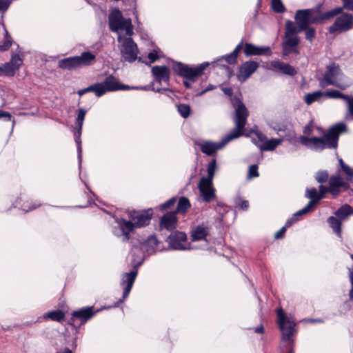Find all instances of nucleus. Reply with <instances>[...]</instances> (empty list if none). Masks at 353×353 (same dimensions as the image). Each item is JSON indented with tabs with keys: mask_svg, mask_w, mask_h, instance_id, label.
Masks as SVG:
<instances>
[{
	"mask_svg": "<svg viewBox=\"0 0 353 353\" xmlns=\"http://www.w3.org/2000/svg\"><path fill=\"white\" fill-rule=\"evenodd\" d=\"M108 22L110 30L118 33V41L121 43L120 50L122 57L126 61H134L139 50L136 43L130 37L134 34L131 19L124 18L122 12L116 9L110 14Z\"/></svg>",
	"mask_w": 353,
	"mask_h": 353,
	"instance_id": "obj_1",
	"label": "nucleus"
},
{
	"mask_svg": "<svg viewBox=\"0 0 353 353\" xmlns=\"http://www.w3.org/2000/svg\"><path fill=\"white\" fill-rule=\"evenodd\" d=\"M234 103L236 105L234 117L235 127L219 142L206 141L201 143L200 144V149L203 153L212 156L216 151L222 149L230 141L239 138L243 134L249 112L245 105L239 98H234Z\"/></svg>",
	"mask_w": 353,
	"mask_h": 353,
	"instance_id": "obj_2",
	"label": "nucleus"
},
{
	"mask_svg": "<svg viewBox=\"0 0 353 353\" xmlns=\"http://www.w3.org/2000/svg\"><path fill=\"white\" fill-rule=\"evenodd\" d=\"M345 130V124L339 123L330 128L322 137L300 136L299 139L302 145L312 150L321 151L325 148L335 149L338 145L339 135Z\"/></svg>",
	"mask_w": 353,
	"mask_h": 353,
	"instance_id": "obj_3",
	"label": "nucleus"
},
{
	"mask_svg": "<svg viewBox=\"0 0 353 353\" xmlns=\"http://www.w3.org/2000/svg\"><path fill=\"white\" fill-rule=\"evenodd\" d=\"M152 216V209L143 212H133L130 214L132 221H127L124 219L117 220L118 229H114V234L117 236H122L123 241L130 239V233L135 228H141L150 223Z\"/></svg>",
	"mask_w": 353,
	"mask_h": 353,
	"instance_id": "obj_4",
	"label": "nucleus"
},
{
	"mask_svg": "<svg viewBox=\"0 0 353 353\" xmlns=\"http://www.w3.org/2000/svg\"><path fill=\"white\" fill-rule=\"evenodd\" d=\"M318 81L322 88L333 85L345 90L352 85V80L343 75L339 65L335 63L326 66L323 77L319 78Z\"/></svg>",
	"mask_w": 353,
	"mask_h": 353,
	"instance_id": "obj_5",
	"label": "nucleus"
},
{
	"mask_svg": "<svg viewBox=\"0 0 353 353\" xmlns=\"http://www.w3.org/2000/svg\"><path fill=\"white\" fill-rule=\"evenodd\" d=\"M215 169L216 160L212 159L208 165V176L202 177L198 184L200 196L202 201L205 203H210L216 198L215 189L212 185Z\"/></svg>",
	"mask_w": 353,
	"mask_h": 353,
	"instance_id": "obj_6",
	"label": "nucleus"
},
{
	"mask_svg": "<svg viewBox=\"0 0 353 353\" xmlns=\"http://www.w3.org/2000/svg\"><path fill=\"white\" fill-rule=\"evenodd\" d=\"M159 242L155 236H150L141 247L133 246L132 249V263L134 266L140 265L143 260V253L146 252L151 255L161 250L159 248Z\"/></svg>",
	"mask_w": 353,
	"mask_h": 353,
	"instance_id": "obj_7",
	"label": "nucleus"
},
{
	"mask_svg": "<svg viewBox=\"0 0 353 353\" xmlns=\"http://www.w3.org/2000/svg\"><path fill=\"white\" fill-rule=\"evenodd\" d=\"M295 20L299 31L306 30L310 24L321 23V14L316 9L299 10L295 14Z\"/></svg>",
	"mask_w": 353,
	"mask_h": 353,
	"instance_id": "obj_8",
	"label": "nucleus"
},
{
	"mask_svg": "<svg viewBox=\"0 0 353 353\" xmlns=\"http://www.w3.org/2000/svg\"><path fill=\"white\" fill-rule=\"evenodd\" d=\"M208 65V63H203L197 67H190L181 62H174L172 69L177 75L188 81H195Z\"/></svg>",
	"mask_w": 353,
	"mask_h": 353,
	"instance_id": "obj_9",
	"label": "nucleus"
},
{
	"mask_svg": "<svg viewBox=\"0 0 353 353\" xmlns=\"http://www.w3.org/2000/svg\"><path fill=\"white\" fill-rule=\"evenodd\" d=\"M352 28L353 15L345 12L336 18L334 23L329 28V32L330 34H340L346 32Z\"/></svg>",
	"mask_w": 353,
	"mask_h": 353,
	"instance_id": "obj_10",
	"label": "nucleus"
},
{
	"mask_svg": "<svg viewBox=\"0 0 353 353\" xmlns=\"http://www.w3.org/2000/svg\"><path fill=\"white\" fill-rule=\"evenodd\" d=\"M277 316L278 324L282 332L283 340L288 341L295 332L294 327L296 324L285 316L282 308L277 310Z\"/></svg>",
	"mask_w": 353,
	"mask_h": 353,
	"instance_id": "obj_11",
	"label": "nucleus"
},
{
	"mask_svg": "<svg viewBox=\"0 0 353 353\" xmlns=\"http://www.w3.org/2000/svg\"><path fill=\"white\" fill-rule=\"evenodd\" d=\"M98 311H94L92 306L85 307L73 311L71 318L68 320V323L74 326L78 323H79V325H82L92 319Z\"/></svg>",
	"mask_w": 353,
	"mask_h": 353,
	"instance_id": "obj_12",
	"label": "nucleus"
},
{
	"mask_svg": "<svg viewBox=\"0 0 353 353\" xmlns=\"http://www.w3.org/2000/svg\"><path fill=\"white\" fill-rule=\"evenodd\" d=\"M87 110L83 108L78 110L77 117L76 118L75 123L77 126V130L74 132V140L77 143V154L79 168L81 165L82 161V148H81V132L83 121L86 114Z\"/></svg>",
	"mask_w": 353,
	"mask_h": 353,
	"instance_id": "obj_13",
	"label": "nucleus"
},
{
	"mask_svg": "<svg viewBox=\"0 0 353 353\" xmlns=\"http://www.w3.org/2000/svg\"><path fill=\"white\" fill-rule=\"evenodd\" d=\"M99 90L102 92L101 96L108 92H114L119 90H128V85H121L118 79L112 75L107 77L105 80L101 83H97Z\"/></svg>",
	"mask_w": 353,
	"mask_h": 353,
	"instance_id": "obj_14",
	"label": "nucleus"
},
{
	"mask_svg": "<svg viewBox=\"0 0 353 353\" xmlns=\"http://www.w3.org/2000/svg\"><path fill=\"white\" fill-rule=\"evenodd\" d=\"M137 275V270H132L130 272L125 273L122 275L121 285L123 288V296L122 299H119V301L115 304L114 307H118L120 303H122L127 299L132 290Z\"/></svg>",
	"mask_w": 353,
	"mask_h": 353,
	"instance_id": "obj_15",
	"label": "nucleus"
},
{
	"mask_svg": "<svg viewBox=\"0 0 353 353\" xmlns=\"http://www.w3.org/2000/svg\"><path fill=\"white\" fill-rule=\"evenodd\" d=\"M299 37L297 35L288 36L285 35L282 43L283 56H288L291 53L299 54L298 45L299 43Z\"/></svg>",
	"mask_w": 353,
	"mask_h": 353,
	"instance_id": "obj_16",
	"label": "nucleus"
},
{
	"mask_svg": "<svg viewBox=\"0 0 353 353\" xmlns=\"http://www.w3.org/2000/svg\"><path fill=\"white\" fill-rule=\"evenodd\" d=\"M347 182L339 174L333 175L329 180V192L334 196H337L341 191H345L349 188Z\"/></svg>",
	"mask_w": 353,
	"mask_h": 353,
	"instance_id": "obj_17",
	"label": "nucleus"
},
{
	"mask_svg": "<svg viewBox=\"0 0 353 353\" xmlns=\"http://www.w3.org/2000/svg\"><path fill=\"white\" fill-rule=\"evenodd\" d=\"M259 66V63L254 61L244 62L239 68L238 79L244 82L257 70Z\"/></svg>",
	"mask_w": 353,
	"mask_h": 353,
	"instance_id": "obj_18",
	"label": "nucleus"
},
{
	"mask_svg": "<svg viewBox=\"0 0 353 353\" xmlns=\"http://www.w3.org/2000/svg\"><path fill=\"white\" fill-rule=\"evenodd\" d=\"M186 240V234L178 231L171 233L168 238V244L173 250H185L187 248L184 243Z\"/></svg>",
	"mask_w": 353,
	"mask_h": 353,
	"instance_id": "obj_19",
	"label": "nucleus"
},
{
	"mask_svg": "<svg viewBox=\"0 0 353 353\" xmlns=\"http://www.w3.org/2000/svg\"><path fill=\"white\" fill-rule=\"evenodd\" d=\"M22 63L23 60L20 56L19 54H14L9 62L0 66V71L6 75L13 76L15 72L19 70Z\"/></svg>",
	"mask_w": 353,
	"mask_h": 353,
	"instance_id": "obj_20",
	"label": "nucleus"
},
{
	"mask_svg": "<svg viewBox=\"0 0 353 353\" xmlns=\"http://www.w3.org/2000/svg\"><path fill=\"white\" fill-rule=\"evenodd\" d=\"M244 53L246 57L250 56H270L272 50L268 46H257L250 43H247L244 47Z\"/></svg>",
	"mask_w": 353,
	"mask_h": 353,
	"instance_id": "obj_21",
	"label": "nucleus"
},
{
	"mask_svg": "<svg viewBox=\"0 0 353 353\" xmlns=\"http://www.w3.org/2000/svg\"><path fill=\"white\" fill-rule=\"evenodd\" d=\"M151 72L154 78V81L159 83L162 81L168 83L170 78V72L165 65H155L152 68Z\"/></svg>",
	"mask_w": 353,
	"mask_h": 353,
	"instance_id": "obj_22",
	"label": "nucleus"
},
{
	"mask_svg": "<svg viewBox=\"0 0 353 353\" xmlns=\"http://www.w3.org/2000/svg\"><path fill=\"white\" fill-rule=\"evenodd\" d=\"M177 223L176 212H170L164 214L160 219L161 230L165 229L171 231L176 228Z\"/></svg>",
	"mask_w": 353,
	"mask_h": 353,
	"instance_id": "obj_23",
	"label": "nucleus"
},
{
	"mask_svg": "<svg viewBox=\"0 0 353 353\" xmlns=\"http://www.w3.org/2000/svg\"><path fill=\"white\" fill-rule=\"evenodd\" d=\"M210 228L203 225L196 226L192 231L191 239L193 241H201L205 239L208 235Z\"/></svg>",
	"mask_w": 353,
	"mask_h": 353,
	"instance_id": "obj_24",
	"label": "nucleus"
},
{
	"mask_svg": "<svg viewBox=\"0 0 353 353\" xmlns=\"http://www.w3.org/2000/svg\"><path fill=\"white\" fill-rule=\"evenodd\" d=\"M236 59H237V57L235 54H234L233 52H232L230 54L225 55V56L223 57L222 58L218 59L216 61L214 62L213 64H214V66L220 65L221 67L224 68L227 71L228 77H230L232 74V69L229 66H228L226 65H221L219 63L222 60H225V62L228 64H234L236 62Z\"/></svg>",
	"mask_w": 353,
	"mask_h": 353,
	"instance_id": "obj_25",
	"label": "nucleus"
},
{
	"mask_svg": "<svg viewBox=\"0 0 353 353\" xmlns=\"http://www.w3.org/2000/svg\"><path fill=\"white\" fill-rule=\"evenodd\" d=\"M271 65L275 69L281 71L283 74L290 76H294L296 70L294 68L288 63H285L279 61H272Z\"/></svg>",
	"mask_w": 353,
	"mask_h": 353,
	"instance_id": "obj_26",
	"label": "nucleus"
},
{
	"mask_svg": "<svg viewBox=\"0 0 353 353\" xmlns=\"http://www.w3.org/2000/svg\"><path fill=\"white\" fill-rule=\"evenodd\" d=\"M58 66L61 69L68 70H72L79 68L76 56L59 60L58 62Z\"/></svg>",
	"mask_w": 353,
	"mask_h": 353,
	"instance_id": "obj_27",
	"label": "nucleus"
},
{
	"mask_svg": "<svg viewBox=\"0 0 353 353\" xmlns=\"http://www.w3.org/2000/svg\"><path fill=\"white\" fill-rule=\"evenodd\" d=\"M283 141L282 138L266 139L265 143L259 145V148L261 151H272L281 144Z\"/></svg>",
	"mask_w": 353,
	"mask_h": 353,
	"instance_id": "obj_28",
	"label": "nucleus"
},
{
	"mask_svg": "<svg viewBox=\"0 0 353 353\" xmlns=\"http://www.w3.org/2000/svg\"><path fill=\"white\" fill-rule=\"evenodd\" d=\"M79 68L90 65L95 60V55L89 51L83 52L80 56H76Z\"/></svg>",
	"mask_w": 353,
	"mask_h": 353,
	"instance_id": "obj_29",
	"label": "nucleus"
},
{
	"mask_svg": "<svg viewBox=\"0 0 353 353\" xmlns=\"http://www.w3.org/2000/svg\"><path fill=\"white\" fill-rule=\"evenodd\" d=\"M334 214L340 219H343L347 216L353 214V209L350 205L345 204L339 208Z\"/></svg>",
	"mask_w": 353,
	"mask_h": 353,
	"instance_id": "obj_30",
	"label": "nucleus"
},
{
	"mask_svg": "<svg viewBox=\"0 0 353 353\" xmlns=\"http://www.w3.org/2000/svg\"><path fill=\"white\" fill-rule=\"evenodd\" d=\"M327 222L333 231L337 234L338 236H341V222L339 219L334 216H330L327 219Z\"/></svg>",
	"mask_w": 353,
	"mask_h": 353,
	"instance_id": "obj_31",
	"label": "nucleus"
},
{
	"mask_svg": "<svg viewBox=\"0 0 353 353\" xmlns=\"http://www.w3.org/2000/svg\"><path fill=\"white\" fill-rule=\"evenodd\" d=\"M190 208L189 200L184 196H181L178 201L177 208L175 212L176 213L184 214Z\"/></svg>",
	"mask_w": 353,
	"mask_h": 353,
	"instance_id": "obj_32",
	"label": "nucleus"
},
{
	"mask_svg": "<svg viewBox=\"0 0 353 353\" xmlns=\"http://www.w3.org/2000/svg\"><path fill=\"white\" fill-rule=\"evenodd\" d=\"M324 97V92L321 91H316L312 93H308L305 96V102L307 105H310L314 101L320 100Z\"/></svg>",
	"mask_w": 353,
	"mask_h": 353,
	"instance_id": "obj_33",
	"label": "nucleus"
},
{
	"mask_svg": "<svg viewBox=\"0 0 353 353\" xmlns=\"http://www.w3.org/2000/svg\"><path fill=\"white\" fill-rule=\"evenodd\" d=\"M305 196L310 199V201H314V207L319 203L322 199L321 195H319V193L315 188L307 189L305 192Z\"/></svg>",
	"mask_w": 353,
	"mask_h": 353,
	"instance_id": "obj_34",
	"label": "nucleus"
},
{
	"mask_svg": "<svg viewBox=\"0 0 353 353\" xmlns=\"http://www.w3.org/2000/svg\"><path fill=\"white\" fill-rule=\"evenodd\" d=\"M99 88H100V87L98 86L97 83L88 86V88L78 90L77 93L80 97H81L87 92H92L97 97H101L102 92L99 90Z\"/></svg>",
	"mask_w": 353,
	"mask_h": 353,
	"instance_id": "obj_35",
	"label": "nucleus"
},
{
	"mask_svg": "<svg viewBox=\"0 0 353 353\" xmlns=\"http://www.w3.org/2000/svg\"><path fill=\"white\" fill-rule=\"evenodd\" d=\"M44 317L54 321L61 322L64 320L65 314L61 310H54L45 314Z\"/></svg>",
	"mask_w": 353,
	"mask_h": 353,
	"instance_id": "obj_36",
	"label": "nucleus"
},
{
	"mask_svg": "<svg viewBox=\"0 0 353 353\" xmlns=\"http://www.w3.org/2000/svg\"><path fill=\"white\" fill-rule=\"evenodd\" d=\"M299 31V28H297L292 21H287L285 23V35L292 36L297 35Z\"/></svg>",
	"mask_w": 353,
	"mask_h": 353,
	"instance_id": "obj_37",
	"label": "nucleus"
},
{
	"mask_svg": "<svg viewBox=\"0 0 353 353\" xmlns=\"http://www.w3.org/2000/svg\"><path fill=\"white\" fill-rule=\"evenodd\" d=\"M349 95L345 94L339 90H333L324 92V97H327L332 99H342L346 100Z\"/></svg>",
	"mask_w": 353,
	"mask_h": 353,
	"instance_id": "obj_38",
	"label": "nucleus"
},
{
	"mask_svg": "<svg viewBox=\"0 0 353 353\" xmlns=\"http://www.w3.org/2000/svg\"><path fill=\"white\" fill-rule=\"evenodd\" d=\"M177 110L180 115L183 118H188L190 114V107L188 104H179L176 105Z\"/></svg>",
	"mask_w": 353,
	"mask_h": 353,
	"instance_id": "obj_39",
	"label": "nucleus"
},
{
	"mask_svg": "<svg viewBox=\"0 0 353 353\" xmlns=\"http://www.w3.org/2000/svg\"><path fill=\"white\" fill-rule=\"evenodd\" d=\"M342 8H336L330 11L323 13V14H321L323 21L340 14L342 12Z\"/></svg>",
	"mask_w": 353,
	"mask_h": 353,
	"instance_id": "obj_40",
	"label": "nucleus"
},
{
	"mask_svg": "<svg viewBox=\"0 0 353 353\" xmlns=\"http://www.w3.org/2000/svg\"><path fill=\"white\" fill-rule=\"evenodd\" d=\"M347 105V114L346 119L347 120H353V97L348 96L345 100Z\"/></svg>",
	"mask_w": 353,
	"mask_h": 353,
	"instance_id": "obj_41",
	"label": "nucleus"
},
{
	"mask_svg": "<svg viewBox=\"0 0 353 353\" xmlns=\"http://www.w3.org/2000/svg\"><path fill=\"white\" fill-rule=\"evenodd\" d=\"M314 201H309L305 207L294 214V216L297 218L299 216L305 215L312 211L314 208Z\"/></svg>",
	"mask_w": 353,
	"mask_h": 353,
	"instance_id": "obj_42",
	"label": "nucleus"
},
{
	"mask_svg": "<svg viewBox=\"0 0 353 353\" xmlns=\"http://www.w3.org/2000/svg\"><path fill=\"white\" fill-rule=\"evenodd\" d=\"M328 177L329 174L326 170L319 171L315 175L316 180L320 183L326 182L328 179Z\"/></svg>",
	"mask_w": 353,
	"mask_h": 353,
	"instance_id": "obj_43",
	"label": "nucleus"
},
{
	"mask_svg": "<svg viewBox=\"0 0 353 353\" xmlns=\"http://www.w3.org/2000/svg\"><path fill=\"white\" fill-rule=\"evenodd\" d=\"M272 6L276 12L281 13L285 11V8L281 0H272Z\"/></svg>",
	"mask_w": 353,
	"mask_h": 353,
	"instance_id": "obj_44",
	"label": "nucleus"
},
{
	"mask_svg": "<svg viewBox=\"0 0 353 353\" xmlns=\"http://www.w3.org/2000/svg\"><path fill=\"white\" fill-rule=\"evenodd\" d=\"M256 139L252 138V142L259 147V145L265 143L267 137L261 132H256Z\"/></svg>",
	"mask_w": 353,
	"mask_h": 353,
	"instance_id": "obj_45",
	"label": "nucleus"
},
{
	"mask_svg": "<svg viewBox=\"0 0 353 353\" xmlns=\"http://www.w3.org/2000/svg\"><path fill=\"white\" fill-rule=\"evenodd\" d=\"M259 176L258 166L256 164L251 165L249 167L248 178L252 179Z\"/></svg>",
	"mask_w": 353,
	"mask_h": 353,
	"instance_id": "obj_46",
	"label": "nucleus"
},
{
	"mask_svg": "<svg viewBox=\"0 0 353 353\" xmlns=\"http://www.w3.org/2000/svg\"><path fill=\"white\" fill-rule=\"evenodd\" d=\"M176 201V199L175 197H172L170 199L165 201L162 205H161L160 209L161 210H165L166 209H168V208H171L172 206H173L175 204Z\"/></svg>",
	"mask_w": 353,
	"mask_h": 353,
	"instance_id": "obj_47",
	"label": "nucleus"
},
{
	"mask_svg": "<svg viewBox=\"0 0 353 353\" xmlns=\"http://www.w3.org/2000/svg\"><path fill=\"white\" fill-rule=\"evenodd\" d=\"M316 34L315 29L314 28H307L305 32V38L310 41L314 38Z\"/></svg>",
	"mask_w": 353,
	"mask_h": 353,
	"instance_id": "obj_48",
	"label": "nucleus"
},
{
	"mask_svg": "<svg viewBox=\"0 0 353 353\" xmlns=\"http://www.w3.org/2000/svg\"><path fill=\"white\" fill-rule=\"evenodd\" d=\"M349 277L351 283V289L349 292L350 300H353V268L349 269Z\"/></svg>",
	"mask_w": 353,
	"mask_h": 353,
	"instance_id": "obj_49",
	"label": "nucleus"
},
{
	"mask_svg": "<svg viewBox=\"0 0 353 353\" xmlns=\"http://www.w3.org/2000/svg\"><path fill=\"white\" fill-rule=\"evenodd\" d=\"M313 132V121H310L303 130V132L304 134L310 135Z\"/></svg>",
	"mask_w": 353,
	"mask_h": 353,
	"instance_id": "obj_50",
	"label": "nucleus"
},
{
	"mask_svg": "<svg viewBox=\"0 0 353 353\" xmlns=\"http://www.w3.org/2000/svg\"><path fill=\"white\" fill-rule=\"evenodd\" d=\"M12 43V40L9 39H5L2 45H0V51H6L8 50Z\"/></svg>",
	"mask_w": 353,
	"mask_h": 353,
	"instance_id": "obj_51",
	"label": "nucleus"
},
{
	"mask_svg": "<svg viewBox=\"0 0 353 353\" xmlns=\"http://www.w3.org/2000/svg\"><path fill=\"white\" fill-rule=\"evenodd\" d=\"M10 1L9 0H0V12H4L7 10L10 6Z\"/></svg>",
	"mask_w": 353,
	"mask_h": 353,
	"instance_id": "obj_52",
	"label": "nucleus"
},
{
	"mask_svg": "<svg viewBox=\"0 0 353 353\" xmlns=\"http://www.w3.org/2000/svg\"><path fill=\"white\" fill-rule=\"evenodd\" d=\"M148 57L150 59V63L155 62L159 59V57L157 55V51L156 50H154L152 52H150L148 54Z\"/></svg>",
	"mask_w": 353,
	"mask_h": 353,
	"instance_id": "obj_53",
	"label": "nucleus"
},
{
	"mask_svg": "<svg viewBox=\"0 0 353 353\" xmlns=\"http://www.w3.org/2000/svg\"><path fill=\"white\" fill-rule=\"evenodd\" d=\"M272 128L276 132H282V131H285V130L287 129V127H286L285 125H284V124H279V123H276L275 125H272Z\"/></svg>",
	"mask_w": 353,
	"mask_h": 353,
	"instance_id": "obj_54",
	"label": "nucleus"
},
{
	"mask_svg": "<svg viewBox=\"0 0 353 353\" xmlns=\"http://www.w3.org/2000/svg\"><path fill=\"white\" fill-rule=\"evenodd\" d=\"M343 8L349 10L353 11V0H342Z\"/></svg>",
	"mask_w": 353,
	"mask_h": 353,
	"instance_id": "obj_55",
	"label": "nucleus"
},
{
	"mask_svg": "<svg viewBox=\"0 0 353 353\" xmlns=\"http://www.w3.org/2000/svg\"><path fill=\"white\" fill-rule=\"evenodd\" d=\"M0 118H5V119L8 121H10L12 120V117L11 114L8 112L0 110Z\"/></svg>",
	"mask_w": 353,
	"mask_h": 353,
	"instance_id": "obj_56",
	"label": "nucleus"
},
{
	"mask_svg": "<svg viewBox=\"0 0 353 353\" xmlns=\"http://www.w3.org/2000/svg\"><path fill=\"white\" fill-rule=\"evenodd\" d=\"M342 170L348 177H353V168H351L350 166L346 165L343 166Z\"/></svg>",
	"mask_w": 353,
	"mask_h": 353,
	"instance_id": "obj_57",
	"label": "nucleus"
},
{
	"mask_svg": "<svg viewBox=\"0 0 353 353\" xmlns=\"http://www.w3.org/2000/svg\"><path fill=\"white\" fill-rule=\"evenodd\" d=\"M286 231V227H282L279 231H277L275 234L274 237L275 239H281L283 236L285 232Z\"/></svg>",
	"mask_w": 353,
	"mask_h": 353,
	"instance_id": "obj_58",
	"label": "nucleus"
},
{
	"mask_svg": "<svg viewBox=\"0 0 353 353\" xmlns=\"http://www.w3.org/2000/svg\"><path fill=\"white\" fill-rule=\"evenodd\" d=\"M299 221V219L296 218V216H294V215H293V217H292L291 219H288L284 227H286V229L289 227H290L293 223H296V221Z\"/></svg>",
	"mask_w": 353,
	"mask_h": 353,
	"instance_id": "obj_59",
	"label": "nucleus"
},
{
	"mask_svg": "<svg viewBox=\"0 0 353 353\" xmlns=\"http://www.w3.org/2000/svg\"><path fill=\"white\" fill-rule=\"evenodd\" d=\"M329 192V188H327L323 185H319V195H321L322 198L323 197L324 194Z\"/></svg>",
	"mask_w": 353,
	"mask_h": 353,
	"instance_id": "obj_60",
	"label": "nucleus"
},
{
	"mask_svg": "<svg viewBox=\"0 0 353 353\" xmlns=\"http://www.w3.org/2000/svg\"><path fill=\"white\" fill-rule=\"evenodd\" d=\"M152 90L154 91V92H159V93H162V92H170V93H172V90H169V89H167V88H154L153 85L152 87Z\"/></svg>",
	"mask_w": 353,
	"mask_h": 353,
	"instance_id": "obj_61",
	"label": "nucleus"
},
{
	"mask_svg": "<svg viewBox=\"0 0 353 353\" xmlns=\"http://www.w3.org/2000/svg\"><path fill=\"white\" fill-rule=\"evenodd\" d=\"M239 205L241 209H242L243 210H246L249 208V202H248V201L244 200V201H241V203L239 204Z\"/></svg>",
	"mask_w": 353,
	"mask_h": 353,
	"instance_id": "obj_62",
	"label": "nucleus"
},
{
	"mask_svg": "<svg viewBox=\"0 0 353 353\" xmlns=\"http://www.w3.org/2000/svg\"><path fill=\"white\" fill-rule=\"evenodd\" d=\"M243 47V41L239 43L236 47L234 48V50L232 51L233 54H235L236 57L238 56V54L241 51Z\"/></svg>",
	"mask_w": 353,
	"mask_h": 353,
	"instance_id": "obj_63",
	"label": "nucleus"
},
{
	"mask_svg": "<svg viewBox=\"0 0 353 353\" xmlns=\"http://www.w3.org/2000/svg\"><path fill=\"white\" fill-rule=\"evenodd\" d=\"M152 85H153V83H151L150 84L145 85V86L133 87L132 88L133 89H137V90L139 89V90H152Z\"/></svg>",
	"mask_w": 353,
	"mask_h": 353,
	"instance_id": "obj_64",
	"label": "nucleus"
}]
</instances>
